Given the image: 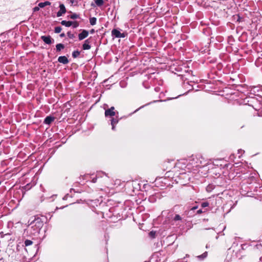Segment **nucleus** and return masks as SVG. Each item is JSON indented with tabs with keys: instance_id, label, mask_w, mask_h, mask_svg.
Listing matches in <instances>:
<instances>
[{
	"instance_id": "f257e3e1",
	"label": "nucleus",
	"mask_w": 262,
	"mask_h": 262,
	"mask_svg": "<svg viewBox=\"0 0 262 262\" xmlns=\"http://www.w3.org/2000/svg\"><path fill=\"white\" fill-rule=\"evenodd\" d=\"M209 162L205 160L201 156H192L188 160L180 162L178 166L184 169V172L180 173L181 178L183 175H186L187 172L195 173L200 168L206 166Z\"/></svg>"
},
{
	"instance_id": "f03ea898",
	"label": "nucleus",
	"mask_w": 262,
	"mask_h": 262,
	"mask_svg": "<svg viewBox=\"0 0 262 262\" xmlns=\"http://www.w3.org/2000/svg\"><path fill=\"white\" fill-rule=\"evenodd\" d=\"M28 223L29 224L26 230L27 234L30 236H37L43 225L44 221L39 216H34L29 220Z\"/></svg>"
},
{
	"instance_id": "7ed1b4c3",
	"label": "nucleus",
	"mask_w": 262,
	"mask_h": 262,
	"mask_svg": "<svg viewBox=\"0 0 262 262\" xmlns=\"http://www.w3.org/2000/svg\"><path fill=\"white\" fill-rule=\"evenodd\" d=\"M241 172L243 173L244 177H242V178L244 179V180L246 181V183L251 184L256 181L255 177V173L252 172H248L245 168H242Z\"/></svg>"
},
{
	"instance_id": "20e7f679",
	"label": "nucleus",
	"mask_w": 262,
	"mask_h": 262,
	"mask_svg": "<svg viewBox=\"0 0 262 262\" xmlns=\"http://www.w3.org/2000/svg\"><path fill=\"white\" fill-rule=\"evenodd\" d=\"M111 33L112 36L115 38H124L127 35L126 32L121 33L119 29H114Z\"/></svg>"
},
{
	"instance_id": "39448f33",
	"label": "nucleus",
	"mask_w": 262,
	"mask_h": 262,
	"mask_svg": "<svg viewBox=\"0 0 262 262\" xmlns=\"http://www.w3.org/2000/svg\"><path fill=\"white\" fill-rule=\"evenodd\" d=\"M104 114L106 117H112L116 116V113L115 111V107L112 106L111 108L105 110Z\"/></svg>"
},
{
	"instance_id": "423d86ee",
	"label": "nucleus",
	"mask_w": 262,
	"mask_h": 262,
	"mask_svg": "<svg viewBox=\"0 0 262 262\" xmlns=\"http://www.w3.org/2000/svg\"><path fill=\"white\" fill-rule=\"evenodd\" d=\"M59 7V10L57 12V17H60L62 16L67 12L66 8L63 4L60 3Z\"/></svg>"
},
{
	"instance_id": "0eeeda50",
	"label": "nucleus",
	"mask_w": 262,
	"mask_h": 262,
	"mask_svg": "<svg viewBox=\"0 0 262 262\" xmlns=\"http://www.w3.org/2000/svg\"><path fill=\"white\" fill-rule=\"evenodd\" d=\"M192 73L191 71H187L185 72V74L180 75V76L183 81H186L189 80L190 77L192 76Z\"/></svg>"
},
{
	"instance_id": "6e6552de",
	"label": "nucleus",
	"mask_w": 262,
	"mask_h": 262,
	"mask_svg": "<svg viewBox=\"0 0 262 262\" xmlns=\"http://www.w3.org/2000/svg\"><path fill=\"white\" fill-rule=\"evenodd\" d=\"M89 35V31L86 30H82V32L78 34V39L82 40L86 38Z\"/></svg>"
},
{
	"instance_id": "1a4fd4ad",
	"label": "nucleus",
	"mask_w": 262,
	"mask_h": 262,
	"mask_svg": "<svg viewBox=\"0 0 262 262\" xmlns=\"http://www.w3.org/2000/svg\"><path fill=\"white\" fill-rule=\"evenodd\" d=\"M41 39L47 44L50 45L52 43L54 40L50 35L41 36Z\"/></svg>"
},
{
	"instance_id": "9d476101",
	"label": "nucleus",
	"mask_w": 262,
	"mask_h": 262,
	"mask_svg": "<svg viewBox=\"0 0 262 262\" xmlns=\"http://www.w3.org/2000/svg\"><path fill=\"white\" fill-rule=\"evenodd\" d=\"M119 119L118 117L116 116L115 118H112L111 120V124L112 125V129L113 130L115 129V125L118 123Z\"/></svg>"
},
{
	"instance_id": "9b49d317",
	"label": "nucleus",
	"mask_w": 262,
	"mask_h": 262,
	"mask_svg": "<svg viewBox=\"0 0 262 262\" xmlns=\"http://www.w3.org/2000/svg\"><path fill=\"white\" fill-rule=\"evenodd\" d=\"M58 61L64 64H68L69 60L66 56H61L58 58Z\"/></svg>"
},
{
	"instance_id": "f8f14e48",
	"label": "nucleus",
	"mask_w": 262,
	"mask_h": 262,
	"mask_svg": "<svg viewBox=\"0 0 262 262\" xmlns=\"http://www.w3.org/2000/svg\"><path fill=\"white\" fill-rule=\"evenodd\" d=\"M90 41L89 39L84 40V43L82 45V49L84 50H90L91 48V46L90 45Z\"/></svg>"
},
{
	"instance_id": "ddd939ff",
	"label": "nucleus",
	"mask_w": 262,
	"mask_h": 262,
	"mask_svg": "<svg viewBox=\"0 0 262 262\" xmlns=\"http://www.w3.org/2000/svg\"><path fill=\"white\" fill-rule=\"evenodd\" d=\"M54 120V117L51 116H47L45 118L43 121V123L45 124L49 125Z\"/></svg>"
},
{
	"instance_id": "4468645a",
	"label": "nucleus",
	"mask_w": 262,
	"mask_h": 262,
	"mask_svg": "<svg viewBox=\"0 0 262 262\" xmlns=\"http://www.w3.org/2000/svg\"><path fill=\"white\" fill-rule=\"evenodd\" d=\"M51 4V2H50L49 1H46L45 2H41V3H39L38 5V6L40 7V8H43L45 7V6H50Z\"/></svg>"
},
{
	"instance_id": "2eb2a0df",
	"label": "nucleus",
	"mask_w": 262,
	"mask_h": 262,
	"mask_svg": "<svg viewBox=\"0 0 262 262\" xmlns=\"http://www.w3.org/2000/svg\"><path fill=\"white\" fill-rule=\"evenodd\" d=\"M64 45L62 43H58L56 45V50L57 52H60L64 48Z\"/></svg>"
},
{
	"instance_id": "dca6fc26",
	"label": "nucleus",
	"mask_w": 262,
	"mask_h": 262,
	"mask_svg": "<svg viewBox=\"0 0 262 262\" xmlns=\"http://www.w3.org/2000/svg\"><path fill=\"white\" fill-rule=\"evenodd\" d=\"M61 24L67 27H70L72 26L71 21L62 20L61 22Z\"/></svg>"
},
{
	"instance_id": "f3484780",
	"label": "nucleus",
	"mask_w": 262,
	"mask_h": 262,
	"mask_svg": "<svg viewBox=\"0 0 262 262\" xmlns=\"http://www.w3.org/2000/svg\"><path fill=\"white\" fill-rule=\"evenodd\" d=\"M207 255H208V252L206 251V252H204L202 254L198 256L197 258L198 259H199L200 260H203L205 258L207 257Z\"/></svg>"
},
{
	"instance_id": "a211bd4d",
	"label": "nucleus",
	"mask_w": 262,
	"mask_h": 262,
	"mask_svg": "<svg viewBox=\"0 0 262 262\" xmlns=\"http://www.w3.org/2000/svg\"><path fill=\"white\" fill-rule=\"evenodd\" d=\"M68 17L72 19H75L80 18L79 15L75 13H73L72 14L69 15Z\"/></svg>"
},
{
	"instance_id": "6ab92c4d",
	"label": "nucleus",
	"mask_w": 262,
	"mask_h": 262,
	"mask_svg": "<svg viewBox=\"0 0 262 262\" xmlns=\"http://www.w3.org/2000/svg\"><path fill=\"white\" fill-rule=\"evenodd\" d=\"M221 161H222V160H215L213 162V165L217 166H219L220 165L222 167H223L224 166H228V165L227 164H225L224 166H223V165L220 163V162Z\"/></svg>"
},
{
	"instance_id": "aec40b11",
	"label": "nucleus",
	"mask_w": 262,
	"mask_h": 262,
	"mask_svg": "<svg viewBox=\"0 0 262 262\" xmlns=\"http://www.w3.org/2000/svg\"><path fill=\"white\" fill-rule=\"evenodd\" d=\"M80 54V52L78 50L74 51L72 52V57L74 58L78 57Z\"/></svg>"
},
{
	"instance_id": "412c9836",
	"label": "nucleus",
	"mask_w": 262,
	"mask_h": 262,
	"mask_svg": "<svg viewBox=\"0 0 262 262\" xmlns=\"http://www.w3.org/2000/svg\"><path fill=\"white\" fill-rule=\"evenodd\" d=\"M96 5L98 7L102 6L104 4L103 0H94Z\"/></svg>"
},
{
	"instance_id": "4be33fe9",
	"label": "nucleus",
	"mask_w": 262,
	"mask_h": 262,
	"mask_svg": "<svg viewBox=\"0 0 262 262\" xmlns=\"http://www.w3.org/2000/svg\"><path fill=\"white\" fill-rule=\"evenodd\" d=\"M96 21H97V18L95 17H91L90 18V23L92 26L96 25Z\"/></svg>"
},
{
	"instance_id": "5701e85b",
	"label": "nucleus",
	"mask_w": 262,
	"mask_h": 262,
	"mask_svg": "<svg viewBox=\"0 0 262 262\" xmlns=\"http://www.w3.org/2000/svg\"><path fill=\"white\" fill-rule=\"evenodd\" d=\"M173 220L175 222L182 221V217L179 214H176L174 216Z\"/></svg>"
},
{
	"instance_id": "b1692460",
	"label": "nucleus",
	"mask_w": 262,
	"mask_h": 262,
	"mask_svg": "<svg viewBox=\"0 0 262 262\" xmlns=\"http://www.w3.org/2000/svg\"><path fill=\"white\" fill-rule=\"evenodd\" d=\"M71 23H72V26L73 28H77L79 26V22H78L77 21H71Z\"/></svg>"
},
{
	"instance_id": "393cba45",
	"label": "nucleus",
	"mask_w": 262,
	"mask_h": 262,
	"mask_svg": "<svg viewBox=\"0 0 262 262\" xmlns=\"http://www.w3.org/2000/svg\"><path fill=\"white\" fill-rule=\"evenodd\" d=\"M33 244V242L32 241L29 239H26L24 242V244L25 246H29L30 245H31Z\"/></svg>"
},
{
	"instance_id": "a878e982",
	"label": "nucleus",
	"mask_w": 262,
	"mask_h": 262,
	"mask_svg": "<svg viewBox=\"0 0 262 262\" xmlns=\"http://www.w3.org/2000/svg\"><path fill=\"white\" fill-rule=\"evenodd\" d=\"M67 36L70 39H73L75 37V35L73 33H72L71 31L68 32Z\"/></svg>"
},
{
	"instance_id": "bb28decb",
	"label": "nucleus",
	"mask_w": 262,
	"mask_h": 262,
	"mask_svg": "<svg viewBox=\"0 0 262 262\" xmlns=\"http://www.w3.org/2000/svg\"><path fill=\"white\" fill-rule=\"evenodd\" d=\"M61 30H62V28L61 27H59V26L56 27L54 29V32L56 33H59L61 32Z\"/></svg>"
},
{
	"instance_id": "cd10ccee",
	"label": "nucleus",
	"mask_w": 262,
	"mask_h": 262,
	"mask_svg": "<svg viewBox=\"0 0 262 262\" xmlns=\"http://www.w3.org/2000/svg\"><path fill=\"white\" fill-rule=\"evenodd\" d=\"M106 176L105 173H104L103 172H102V171H100V172H98L96 175V176L99 178L100 177H102L103 176Z\"/></svg>"
},
{
	"instance_id": "c85d7f7f",
	"label": "nucleus",
	"mask_w": 262,
	"mask_h": 262,
	"mask_svg": "<svg viewBox=\"0 0 262 262\" xmlns=\"http://www.w3.org/2000/svg\"><path fill=\"white\" fill-rule=\"evenodd\" d=\"M10 235H11V233H7L4 234V233L2 231L0 232V238H3L6 236Z\"/></svg>"
},
{
	"instance_id": "c756f323",
	"label": "nucleus",
	"mask_w": 262,
	"mask_h": 262,
	"mask_svg": "<svg viewBox=\"0 0 262 262\" xmlns=\"http://www.w3.org/2000/svg\"><path fill=\"white\" fill-rule=\"evenodd\" d=\"M209 204L207 202H204L201 203V206L202 208H205L209 206Z\"/></svg>"
},
{
	"instance_id": "7c9ffc66",
	"label": "nucleus",
	"mask_w": 262,
	"mask_h": 262,
	"mask_svg": "<svg viewBox=\"0 0 262 262\" xmlns=\"http://www.w3.org/2000/svg\"><path fill=\"white\" fill-rule=\"evenodd\" d=\"M149 236L150 237L152 238H155V237H156V232L154 231H150L149 233Z\"/></svg>"
},
{
	"instance_id": "2f4dec72",
	"label": "nucleus",
	"mask_w": 262,
	"mask_h": 262,
	"mask_svg": "<svg viewBox=\"0 0 262 262\" xmlns=\"http://www.w3.org/2000/svg\"><path fill=\"white\" fill-rule=\"evenodd\" d=\"M70 3L71 4V5L76 6L78 4L77 0H70Z\"/></svg>"
},
{
	"instance_id": "473e14b6",
	"label": "nucleus",
	"mask_w": 262,
	"mask_h": 262,
	"mask_svg": "<svg viewBox=\"0 0 262 262\" xmlns=\"http://www.w3.org/2000/svg\"><path fill=\"white\" fill-rule=\"evenodd\" d=\"M206 211V210H203L202 209H199L197 211L196 213L197 214H201L203 212H205Z\"/></svg>"
},
{
	"instance_id": "72a5a7b5",
	"label": "nucleus",
	"mask_w": 262,
	"mask_h": 262,
	"mask_svg": "<svg viewBox=\"0 0 262 262\" xmlns=\"http://www.w3.org/2000/svg\"><path fill=\"white\" fill-rule=\"evenodd\" d=\"M97 179H98V178L96 176H95V177H93L92 180V182L94 183H96L97 182Z\"/></svg>"
},
{
	"instance_id": "f704fd0d",
	"label": "nucleus",
	"mask_w": 262,
	"mask_h": 262,
	"mask_svg": "<svg viewBox=\"0 0 262 262\" xmlns=\"http://www.w3.org/2000/svg\"><path fill=\"white\" fill-rule=\"evenodd\" d=\"M39 8H40V7H39V6H38V7H35L33 9V11H34V12H36V11H39Z\"/></svg>"
},
{
	"instance_id": "c9c22d12",
	"label": "nucleus",
	"mask_w": 262,
	"mask_h": 262,
	"mask_svg": "<svg viewBox=\"0 0 262 262\" xmlns=\"http://www.w3.org/2000/svg\"><path fill=\"white\" fill-rule=\"evenodd\" d=\"M211 186H210V185H208L207 188H206V190L207 191H211Z\"/></svg>"
},
{
	"instance_id": "e433bc0d",
	"label": "nucleus",
	"mask_w": 262,
	"mask_h": 262,
	"mask_svg": "<svg viewBox=\"0 0 262 262\" xmlns=\"http://www.w3.org/2000/svg\"><path fill=\"white\" fill-rule=\"evenodd\" d=\"M160 90V88L159 87H156L155 88V91L157 92H159Z\"/></svg>"
},
{
	"instance_id": "4c0bfd02",
	"label": "nucleus",
	"mask_w": 262,
	"mask_h": 262,
	"mask_svg": "<svg viewBox=\"0 0 262 262\" xmlns=\"http://www.w3.org/2000/svg\"><path fill=\"white\" fill-rule=\"evenodd\" d=\"M70 196L69 194H67L63 198V200H66L67 199V198Z\"/></svg>"
},
{
	"instance_id": "58836bf2",
	"label": "nucleus",
	"mask_w": 262,
	"mask_h": 262,
	"mask_svg": "<svg viewBox=\"0 0 262 262\" xmlns=\"http://www.w3.org/2000/svg\"><path fill=\"white\" fill-rule=\"evenodd\" d=\"M198 208V206H195L193 207L192 208L191 210H194Z\"/></svg>"
},
{
	"instance_id": "ea45409f",
	"label": "nucleus",
	"mask_w": 262,
	"mask_h": 262,
	"mask_svg": "<svg viewBox=\"0 0 262 262\" xmlns=\"http://www.w3.org/2000/svg\"><path fill=\"white\" fill-rule=\"evenodd\" d=\"M64 36H65V34L64 33H62L61 34H60V37H63Z\"/></svg>"
},
{
	"instance_id": "a19ab883",
	"label": "nucleus",
	"mask_w": 262,
	"mask_h": 262,
	"mask_svg": "<svg viewBox=\"0 0 262 262\" xmlns=\"http://www.w3.org/2000/svg\"><path fill=\"white\" fill-rule=\"evenodd\" d=\"M243 150L242 149H239V150H238V153H239V154H242V153L243 152Z\"/></svg>"
},
{
	"instance_id": "79ce46f5",
	"label": "nucleus",
	"mask_w": 262,
	"mask_h": 262,
	"mask_svg": "<svg viewBox=\"0 0 262 262\" xmlns=\"http://www.w3.org/2000/svg\"><path fill=\"white\" fill-rule=\"evenodd\" d=\"M90 32L91 33H93L94 32V29H92L91 31H90Z\"/></svg>"
},
{
	"instance_id": "37998d69",
	"label": "nucleus",
	"mask_w": 262,
	"mask_h": 262,
	"mask_svg": "<svg viewBox=\"0 0 262 262\" xmlns=\"http://www.w3.org/2000/svg\"><path fill=\"white\" fill-rule=\"evenodd\" d=\"M143 106L140 107V108H139L138 109H137L134 112H136L137 111H138L139 109H140L141 108L143 107Z\"/></svg>"
},
{
	"instance_id": "c03bdc74",
	"label": "nucleus",
	"mask_w": 262,
	"mask_h": 262,
	"mask_svg": "<svg viewBox=\"0 0 262 262\" xmlns=\"http://www.w3.org/2000/svg\"><path fill=\"white\" fill-rule=\"evenodd\" d=\"M259 262H262V257H261L260 258H259Z\"/></svg>"
},
{
	"instance_id": "a18cd8bd",
	"label": "nucleus",
	"mask_w": 262,
	"mask_h": 262,
	"mask_svg": "<svg viewBox=\"0 0 262 262\" xmlns=\"http://www.w3.org/2000/svg\"><path fill=\"white\" fill-rule=\"evenodd\" d=\"M72 190H73V191H74V189H71V190H70L71 192Z\"/></svg>"
},
{
	"instance_id": "49530a36",
	"label": "nucleus",
	"mask_w": 262,
	"mask_h": 262,
	"mask_svg": "<svg viewBox=\"0 0 262 262\" xmlns=\"http://www.w3.org/2000/svg\"><path fill=\"white\" fill-rule=\"evenodd\" d=\"M190 177H188V180H189V179H190Z\"/></svg>"
},
{
	"instance_id": "de8ad7c7",
	"label": "nucleus",
	"mask_w": 262,
	"mask_h": 262,
	"mask_svg": "<svg viewBox=\"0 0 262 262\" xmlns=\"http://www.w3.org/2000/svg\"><path fill=\"white\" fill-rule=\"evenodd\" d=\"M2 182L0 181V185L1 184Z\"/></svg>"
},
{
	"instance_id": "09e8293b",
	"label": "nucleus",
	"mask_w": 262,
	"mask_h": 262,
	"mask_svg": "<svg viewBox=\"0 0 262 262\" xmlns=\"http://www.w3.org/2000/svg\"><path fill=\"white\" fill-rule=\"evenodd\" d=\"M144 262H149V261H144Z\"/></svg>"
}]
</instances>
